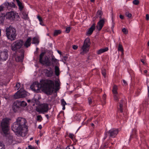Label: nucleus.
<instances>
[{
	"instance_id": "27",
	"label": "nucleus",
	"mask_w": 149,
	"mask_h": 149,
	"mask_svg": "<svg viewBox=\"0 0 149 149\" xmlns=\"http://www.w3.org/2000/svg\"><path fill=\"white\" fill-rule=\"evenodd\" d=\"M13 105L18 107L20 108L21 107L20 101L17 100L13 103Z\"/></svg>"
},
{
	"instance_id": "59",
	"label": "nucleus",
	"mask_w": 149,
	"mask_h": 149,
	"mask_svg": "<svg viewBox=\"0 0 149 149\" xmlns=\"http://www.w3.org/2000/svg\"><path fill=\"white\" fill-rule=\"evenodd\" d=\"M148 96L149 97V86H148Z\"/></svg>"
},
{
	"instance_id": "5",
	"label": "nucleus",
	"mask_w": 149,
	"mask_h": 149,
	"mask_svg": "<svg viewBox=\"0 0 149 149\" xmlns=\"http://www.w3.org/2000/svg\"><path fill=\"white\" fill-rule=\"evenodd\" d=\"M9 120L8 118H6L3 119L1 123V128L3 133L6 134H7L8 130Z\"/></svg>"
},
{
	"instance_id": "31",
	"label": "nucleus",
	"mask_w": 149,
	"mask_h": 149,
	"mask_svg": "<svg viewBox=\"0 0 149 149\" xmlns=\"http://www.w3.org/2000/svg\"><path fill=\"white\" fill-rule=\"evenodd\" d=\"M61 33V31L59 30H55L54 31L53 36H56Z\"/></svg>"
},
{
	"instance_id": "41",
	"label": "nucleus",
	"mask_w": 149,
	"mask_h": 149,
	"mask_svg": "<svg viewBox=\"0 0 149 149\" xmlns=\"http://www.w3.org/2000/svg\"><path fill=\"white\" fill-rule=\"evenodd\" d=\"M125 15L128 17L130 18L132 17V14L131 13H129L128 12H126L125 13Z\"/></svg>"
},
{
	"instance_id": "2",
	"label": "nucleus",
	"mask_w": 149,
	"mask_h": 149,
	"mask_svg": "<svg viewBox=\"0 0 149 149\" xmlns=\"http://www.w3.org/2000/svg\"><path fill=\"white\" fill-rule=\"evenodd\" d=\"M42 83V88L45 93L47 95H51L54 88V82L50 79H42L40 81Z\"/></svg>"
},
{
	"instance_id": "40",
	"label": "nucleus",
	"mask_w": 149,
	"mask_h": 149,
	"mask_svg": "<svg viewBox=\"0 0 149 149\" xmlns=\"http://www.w3.org/2000/svg\"><path fill=\"white\" fill-rule=\"evenodd\" d=\"M139 3V1L138 0H134L133 1V3L134 4L138 5Z\"/></svg>"
},
{
	"instance_id": "36",
	"label": "nucleus",
	"mask_w": 149,
	"mask_h": 149,
	"mask_svg": "<svg viewBox=\"0 0 149 149\" xmlns=\"http://www.w3.org/2000/svg\"><path fill=\"white\" fill-rule=\"evenodd\" d=\"M119 98L118 97V95L117 94H114V99L115 100L117 101L118 100Z\"/></svg>"
},
{
	"instance_id": "44",
	"label": "nucleus",
	"mask_w": 149,
	"mask_h": 149,
	"mask_svg": "<svg viewBox=\"0 0 149 149\" xmlns=\"http://www.w3.org/2000/svg\"><path fill=\"white\" fill-rule=\"evenodd\" d=\"M4 145L2 143H0V149H4Z\"/></svg>"
},
{
	"instance_id": "15",
	"label": "nucleus",
	"mask_w": 149,
	"mask_h": 149,
	"mask_svg": "<svg viewBox=\"0 0 149 149\" xmlns=\"http://www.w3.org/2000/svg\"><path fill=\"white\" fill-rule=\"evenodd\" d=\"M105 20L104 19H101L98 22L97 28L99 31L101 30L104 26L105 23Z\"/></svg>"
},
{
	"instance_id": "11",
	"label": "nucleus",
	"mask_w": 149,
	"mask_h": 149,
	"mask_svg": "<svg viewBox=\"0 0 149 149\" xmlns=\"http://www.w3.org/2000/svg\"><path fill=\"white\" fill-rule=\"evenodd\" d=\"M8 50L4 49L3 51L0 52V61H6L8 58Z\"/></svg>"
},
{
	"instance_id": "14",
	"label": "nucleus",
	"mask_w": 149,
	"mask_h": 149,
	"mask_svg": "<svg viewBox=\"0 0 149 149\" xmlns=\"http://www.w3.org/2000/svg\"><path fill=\"white\" fill-rule=\"evenodd\" d=\"M3 7L8 10L10 9L11 8H15V4L13 2L9 3L7 1L3 3Z\"/></svg>"
},
{
	"instance_id": "20",
	"label": "nucleus",
	"mask_w": 149,
	"mask_h": 149,
	"mask_svg": "<svg viewBox=\"0 0 149 149\" xmlns=\"http://www.w3.org/2000/svg\"><path fill=\"white\" fill-rule=\"evenodd\" d=\"M31 39L30 37H29L26 40L24 44V46L26 48L29 47L31 45Z\"/></svg>"
},
{
	"instance_id": "51",
	"label": "nucleus",
	"mask_w": 149,
	"mask_h": 149,
	"mask_svg": "<svg viewBox=\"0 0 149 149\" xmlns=\"http://www.w3.org/2000/svg\"><path fill=\"white\" fill-rule=\"evenodd\" d=\"M78 48V46L76 45H73L72 48L74 49H76Z\"/></svg>"
},
{
	"instance_id": "12",
	"label": "nucleus",
	"mask_w": 149,
	"mask_h": 149,
	"mask_svg": "<svg viewBox=\"0 0 149 149\" xmlns=\"http://www.w3.org/2000/svg\"><path fill=\"white\" fill-rule=\"evenodd\" d=\"M90 45V40L89 38H86L84 41V45L82 47V49L83 52H86L88 51L87 48Z\"/></svg>"
},
{
	"instance_id": "9",
	"label": "nucleus",
	"mask_w": 149,
	"mask_h": 149,
	"mask_svg": "<svg viewBox=\"0 0 149 149\" xmlns=\"http://www.w3.org/2000/svg\"><path fill=\"white\" fill-rule=\"evenodd\" d=\"M27 95V93L26 91L20 89L15 94L14 97L16 98H19L25 97Z\"/></svg>"
},
{
	"instance_id": "3",
	"label": "nucleus",
	"mask_w": 149,
	"mask_h": 149,
	"mask_svg": "<svg viewBox=\"0 0 149 149\" xmlns=\"http://www.w3.org/2000/svg\"><path fill=\"white\" fill-rule=\"evenodd\" d=\"M6 34L7 38L11 40H14L16 38V34L15 28L11 26L6 28Z\"/></svg>"
},
{
	"instance_id": "28",
	"label": "nucleus",
	"mask_w": 149,
	"mask_h": 149,
	"mask_svg": "<svg viewBox=\"0 0 149 149\" xmlns=\"http://www.w3.org/2000/svg\"><path fill=\"white\" fill-rule=\"evenodd\" d=\"M45 54V52H42L40 55L39 61L40 63H42L43 62L42 58Z\"/></svg>"
},
{
	"instance_id": "49",
	"label": "nucleus",
	"mask_w": 149,
	"mask_h": 149,
	"mask_svg": "<svg viewBox=\"0 0 149 149\" xmlns=\"http://www.w3.org/2000/svg\"><path fill=\"white\" fill-rule=\"evenodd\" d=\"M65 149H74V147L72 146H67Z\"/></svg>"
},
{
	"instance_id": "4",
	"label": "nucleus",
	"mask_w": 149,
	"mask_h": 149,
	"mask_svg": "<svg viewBox=\"0 0 149 149\" xmlns=\"http://www.w3.org/2000/svg\"><path fill=\"white\" fill-rule=\"evenodd\" d=\"M118 133V130L117 129L112 128L109 131H106L104 133V139L105 140L109 136V138H114Z\"/></svg>"
},
{
	"instance_id": "24",
	"label": "nucleus",
	"mask_w": 149,
	"mask_h": 149,
	"mask_svg": "<svg viewBox=\"0 0 149 149\" xmlns=\"http://www.w3.org/2000/svg\"><path fill=\"white\" fill-rule=\"evenodd\" d=\"M59 68L58 67L56 66L55 67V72L56 75L58 76L60 74Z\"/></svg>"
},
{
	"instance_id": "29",
	"label": "nucleus",
	"mask_w": 149,
	"mask_h": 149,
	"mask_svg": "<svg viewBox=\"0 0 149 149\" xmlns=\"http://www.w3.org/2000/svg\"><path fill=\"white\" fill-rule=\"evenodd\" d=\"M39 43V41L38 38L36 37H34L33 39L32 43V44H36L38 45Z\"/></svg>"
},
{
	"instance_id": "33",
	"label": "nucleus",
	"mask_w": 149,
	"mask_h": 149,
	"mask_svg": "<svg viewBox=\"0 0 149 149\" xmlns=\"http://www.w3.org/2000/svg\"><path fill=\"white\" fill-rule=\"evenodd\" d=\"M102 73L104 77H105L106 73V70L105 69L102 68Z\"/></svg>"
},
{
	"instance_id": "50",
	"label": "nucleus",
	"mask_w": 149,
	"mask_h": 149,
	"mask_svg": "<svg viewBox=\"0 0 149 149\" xmlns=\"http://www.w3.org/2000/svg\"><path fill=\"white\" fill-rule=\"evenodd\" d=\"M28 149H35V148L31 145H29L28 146Z\"/></svg>"
},
{
	"instance_id": "53",
	"label": "nucleus",
	"mask_w": 149,
	"mask_h": 149,
	"mask_svg": "<svg viewBox=\"0 0 149 149\" xmlns=\"http://www.w3.org/2000/svg\"><path fill=\"white\" fill-rule=\"evenodd\" d=\"M146 19L147 20H148L149 19V15L147 14L146 15Z\"/></svg>"
},
{
	"instance_id": "38",
	"label": "nucleus",
	"mask_w": 149,
	"mask_h": 149,
	"mask_svg": "<svg viewBox=\"0 0 149 149\" xmlns=\"http://www.w3.org/2000/svg\"><path fill=\"white\" fill-rule=\"evenodd\" d=\"M61 104L62 106L65 105L67 104L66 102L63 99H61Z\"/></svg>"
},
{
	"instance_id": "8",
	"label": "nucleus",
	"mask_w": 149,
	"mask_h": 149,
	"mask_svg": "<svg viewBox=\"0 0 149 149\" xmlns=\"http://www.w3.org/2000/svg\"><path fill=\"white\" fill-rule=\"evenodd\" d=\"M36 111L41 113H44L48 110V106L47 104H43L36 108Z\"/></svg>"
},
{
	"instance_id": "46",
	"label": "nucleus",
	"mask_w": 149,
	"mask_h": 149,
	"mask_svg": "<svg viewBox=\"0 0 149 149\" xmlns=\"http://www.w3.org/2000/svg\"><path fill=\"white\" fill-rule=\"evenodd\" d=\"M88 100L89 104L90 105L92 103V100L91 99V98L90 97L88 98Z\"/></svg>"
},
{
	"instance_id": "42",
	"label": "nucleus",
	"mask_w": 149,
	"mask_h": 149,
	"mask_svg": "<svg viewBox=\"0 0 149 149\" xmlns=\"http://www.w3.org/2000/svg\"><path fill=\"white\" fill-rule=\"evenodd\" d=\"M70 29L71 28L70 27H67L65 31L66 33H68L70 32Z\"/></svg>"
},
{
	"instance_id": "64",
	"label": "nucleus",
	"mask_w": 149,
	"mask_h": 149,
	"mask_svg": "<svg viewBox=\"0 0 149 149\" xmlns=\"http://www.w3.org/2000/svg\"><path fill=\"white\" fill-rule=\"evenodd\" d=\"M65 105H64V106H63V108H62V109L63 110H64L65 109Z\"/></svg>"
},
{
	"instance_id": "13",
	"label": "nucleus",
	"mask_w": 149,
	"mask_h": 149,
	"mask_svg": "<svg viewBox=\"0 0 149 149\" xmlns=\"http://www.w3.org/2000/svg\"><path fill=\"white\" fill-rule=\"evenodd\" d=\"M19 52L20 54V55L18 56L15 58V60L18 62H22L24 58V51L23 49H21Z\"/></svg>"
},
{
	"instance_id": "55",
	"label": "nucleus",
	"mask_w": 149,
	"mask_h": 149,
	"mask_svg": "<svg viewBox=\"0 0 149 149\" xmlns=\"http://www.w3.org/2000/svg\"><path fill=\"white\" fill-rule=\"evenodd\" d=\"M119 17L121 19H123L124 18V16H123V15H120Z\"/></svg>"
},
{
	"instance_id": "30",
	"label": "nucleus",
	"mask_w": 149,
	"mask_h": 149,
	"mask_svg": "<svg viewBox=\"0 0 149 149\" xmlns=\"http://www.w3.org/2000/svg\"><path fill=\"white\" fill-rule=\"evenodd\" d=\"M118 50L119 51H120L122 53V55L123 54V49L121 44H119L118 45Z\"/></svg>"
},
{
	"instance_id": "47",
	"label": "nucleus",
	"mask_w": 149,
	"mask_h": 149,
	"mask_svg": "<svg viewBox=\"0 0 149 149\" xmlns=\"http://www.w3.org/2000/svg\"><path fill=\"white\" fill-rule=\"evenodd\" d=\"M4 17H0V21L1 23H3L4 21Z\"/></svg>"
},
{
	"instance_id": "6",
	"label": "nucleus",
	"mask_w": 149,
	"mask_h": 149,
	"mask_svg": "<svg viewBox=\"0 0 149 149\" xmlns=\"http://www.w3.org/2000/svg\"><path fill=\"white\" fill-rule=\"evenodd\" d=\"M24 41L22 40H17L14 42L11 46V49L16 52L23 45Z\"/></svg>"
},
{
	"instance_id": "16",
	"label": "nucleus",
	"mask_w": 149,
	"mask_h": 149,
	"mask_svg": "<svg viewBox=\"0 0 149 149\" xmlns=\"http://www.w3.org/2000/svg\"><path fill=\"white\" fill-rule=\"evenodd\" d=\"M125 100L122 99L120 100L117 105V108L119 111L121 113H123V104L125 103Z\"/></svg>"
},
{
	"instance_id": "26",
	"label": "nucleus",
	"mask_w": 149,
	"mask_h": 149,
	"mask_svg": "<svg viewBox=\"0 0 149 149\" xmlns=\"http://www.w3.org/2000/svg\"><path fill=\"white\" fill-rule=\"evenodd\" d=\"M16 2L19 6V9L20 10H22L23 8V6H22V3L19 0H17Z\"/></svg>"
},
{
	"instance_id": "25",
	"label": "nucleus",
	"mask_w": 149,
	"mask_h": 149,
	"mask_svg": "<svg viewBox=\"0 0 149 149\" xmlns=\"http://www.w3.org/2000/svg\"><path fill=\"white\" fill-rule=\"evenodd\" d=\"M55 87V90L58 91L59 89L60 84L58 81H55V84H54Z\"/></svg>"
},
{
	"instance_id": "34",
	"label": "nucleus",
	"mask_w": 149,
	"mask_h": 149,
	"mask_svg": "<svg viewBox=\"0 0 149 149\" xmlns=\"http://www.w3.org/2000/svg\"><path fill=\"white\" fill-rule=\"evenodd\" d=\"M21 107H25L27 105V104L25 102L22 101H20Z\"/></svg>"
},
{
	"instance_id": "58",
	"label": "nucleus",
	"mask_w": 149,
	"mask_h": 149,
	"mask_svg": "<svg viewBox=\"0 0 149 149\" xmlns=\"http://www.w3.org/2000/svg\"><path fill=\"white\" fill-rule=\"evenodd\" d=\"M63 57L64 60L65 61L66 60H67V58H68V57H67L66 56H64Z\"/></svg>"
},
{
	"instance_id": "35",
	"label": "nucleus",
	"mask_w": 149,
	"mask_h": 149,
	"mask_svg": "<svg viewBox=\"0 0 149 149\" xmlns=\"http://www.w3.org/2000/svg\"><path fill=\"white\" fill-rule=\"evenodd\" d=\"M42 120V118L41 115H38L37 116V120L41 122Z\"/></svg>"
},
{
	"instance_id": "37",
	"label": "nucleus",
	"mask_w": 149,
	"mask_h": 149,
	"mask_svg": "<svg viewBox=\"0 0 149 149\" xmlns=\"http://www.w3.org/2000/svg\"><path fill=\"white\" fill-rule=\"evenodd\" d=\"M13 111L15 112H16L18 110H19V108L18 107L13 105Z\"/></svg>"
},
{
	"instance_id": "52",
	"label": "nucleus",
	"mask_w": 149,
	"mask_h": 149,
	"mask_svg": "<svg viewBox=\"0 0 149 149\" xmlns=\"http://www.w3.org/2000/svg\"><path fill=\"white\" fill-rule=\"evenodd\" d=\"M123 85H124L126 86L127 84L126 81L124 79L123 80Z\"/></svg>"
},
{
	"instance_id": "63",
	"label": "nucleus",
	"mask_w": 149,
	"mask_h": 149,
	"mask_svg": "<svg viewBox=\"0 0 149 149\" xmlns=\"http://www.w3.org/2000/svg\"><path fill=\"white\" fill-rule=\"evenodd\" d=\"M141 61L143 64L145 63L143 59H141Z\"/></svg>"
},
{
	"instance_id": "7",
	"label": "nucleus",
	"mask_w": 149,
	"mask_h": 149,
	"mask_svg": "<svg viewBox=\"0 0 149 149\" xmlns=\"http://www.w3.org/2000/svg\"><path fill=\"white\" fill-rule=\"evenodd\" d=\"M5 17L12 21L17 20L19 17L18 13L13 11L7 13Z\"/></svg>"
},
{
	"instance_id": "18",
	"label": "nucleus",
	"mask_w": 149,
	"mask_h": 149,
	"mask_svg": "<svg viewBox=\"0 0 149 149\" xmlns=\"http://www.w3.org/2000/svg\"><path fill=\"white\" fill-rule=\"evenodd\" d=\"M42 64H45L47 66H49L51 65V62L48 57H45L44 60H43V62L41 63Z\"/></svg>"
},
{
	"instance_id": "17",
	"label": "nucleus",
	"mask_w": 149,
	"mask_h": 149,
	"mask_svg": "<svg viewBox=\"0 0 149 149\" xmlns=\"http://www.w3.org/2000/svg\"><path fill=\"white\" fill-rule=\"evenodd\" d=\"M95 23H94L91 27L89 29L86 33V35L90 36L92 34L93 31L95 29Z\"/></svg>"
},
{
	"instance_id": "61",
	"label": "nucleus",
	"mask_w": 149,
	"mask_h": 149,
	"mask_svg": "<svg viewBox=\"0 0 149 149\" xmlns=\"http://www.w3.org/2000/svg\"><path fill=\"white\" fill-rule=\"evenodd\" d=\"M45 116L47 118V119H49V115L48 114H46L45 115Z\"/></svg>"
},
{
	"instance_id": "60",
	"label": "nucleus",
	"mask_w": 149,
	"mask_h": 149,
	"mask_svg": "<svg viewBox=\"0 0 149 149\" xmlns=\"http://www.w3.org/2000/svg\"><path fill=\"white\" fill-rule=\"evenodd\" d=\"M38 128L40 129H41L42 128V125H39L38 126Z\"/></svg>"
},
{
	"instance_id": "43",
	"label": "nucleus",
	"mask_w": 149,
	"mask_h": 149,
	"mask_svg": "<svg viewBox=\"0 0 149 149\" xmlns=\"http://www.w3.org/2000/svg\"><path fill=\"white\" fill-rule=\"evenodd\" d=\"M122 32L125 34H126L127 33V29L125 28H124L122 29Z\"/></svg>"
},
{
	"instance_id": "57",
	"label": "nucleus",
	"mask_w": 149,
	"mask_h": 149,
	"mask_svg": "<svg viewBox=\"0 0 149 149\" xmlns=\"http://www.w3.org/2000/svg\"><path fill=\"white\" fill-rule=\"evenodd\" d=\"M3 7L0 6V12L1 11L3 10Z\"/></svg>"
},
{
	"instance_id": "19",
	"label": "nucleus",
	"mask_w": 149,
	"mask_h": 149,
	"mask_svg": "<svg viewBox=\"0 0 149 149\" xmlns=\"http://www.w3.org/2000/svg\"><path fill=\"white\" fill-rule=\"evenodd\" d=\"M49 70L46 69L45 72V74L47 77H51L53 74V72L52 69L50 67L49 68Z\"/></svg>"
},
{
	"instance_id": "10",
	"label": "nucleus",
	"mask_w": 149,
	"mask_h": 149,
	"mask_svg": "<svg viewBox=\"0 0 149 149\" xmlns=\"http://www.w3.org/2000/svg\"><path fill=\"white\" fill-rule=\"evenodd\" d=\"M30 88L32 90L37 93L40 88H42V83L40 82V83L36 82L33 83Z\"/></svg>"
},
{
	"instance_id": "32",
	"label": "nucleus",
	"mask_w": 149,
	"mask_h": 149,
	"mask_svg": "<svg viewBox=\"0 0 149 149\" xmlns=\"http://www.w3.org/2000/svg\"><path fill=\"white\" fill-rule=\"evenodd\" d=\"M117 86L115 85H114L113 86V89L112 90V91L113 93L114 94H117Z\"/></svg>"
},
{
	"instance_id": "23",
	"label": "nucleus",
	"mask_w": 149,
	"mask_h": 149,
	"mask_svg": "<svg viewBox=\"0 0 149 149\" xmlns=\"http://www.w3.org/2000/svg\"><path fill=\"white\" fill-rule=\"evenodd\" d=\"M108 50V47H106L103 49H101L97 51V54H100L105 52L107 51Z\"/></svg>"
},
{
	"instance_id": "22",
	"label": "nucleus",
	"mask_w": 149,
	"mask_h": 149,
	"mask_svg": "<svg viewBox=\"0 0 149 149\" xmlns=\"http://www.w3.org/2000/svg\"><path fill=\"white\" fill-rule=\"evenodd\" d=\"M52 62L53 65H57L58 62V60L54 56H52Z\"/></svg>"
},
{
	"instance_id": "1",
	"label": "nucleus",
	"mask_w": 149,
	"mask_h": 149,
	"mask_svg": "<svg viewBox=\"0 0 149 149\" xmlns=\"http://www.w3.org/2000/svg\"><path fill=\"white\" fill-rule=\"evenodd\" d=\"M26 119L22 117L17 118L13 124L11 129L18 136H25L27 134L28 126Z\"/></svg>"
},
{
	"instance_id": "56",
	"label": "nucleus",
	"mask_w": 149,
	"mask_h": 149,
	"mask_svg": "<svg viewBox=\"0 0 149 149\" xmlns=\"http://www.w3.org/2000/svg\"><path fill=\"white\" fill-rule=\"evenodd\" d=\"M105 97L106 95H104L102 96V98L103 100L104 101L105 100Z\"/></svg>"
},
{
	"instance_id": "45",
	"label": "nucleus",
	"mask_w": 149,
	"mask_h": 149,
	"mask_svg": "<svg viewBox=\"0 0 149 149\" xmlns=\"http://www.w3.org/2000/svg\"><path fill=\"white\" fill-rule=\"evenodd\" d=\"M74 134H72L70 133L69 134V137L70 138L72 139H73Z\"/></svg>"
},
{
	"instance_id": "21",
	"label": "nucleus",
	"mask_w": 149,
	"mask_h": 149,
	"mask_svg": "<svg viewBox=\"0 0 149 149\" xmlns=\"http://www.w3.org/2000/svg\"><path fill=\"white\" fill-rule=\"evenodd\" d=\"M102 12L100 10H98L96 13V16L93 18V20H95L97 18L99 17L101 19L102 18Z\"/></svg>"
},
{
	"instance_id": "54",
	"label": "nucleus",
	"mask_w": 149,
	"mask_h": 149,
	"mask_svg": "<svg viewBox=\"0 0 149 149\" xmlns=\"http://www.w3.org/2000/svg\"><path fill=\"white\" fill-rule=\"evenodd\" d=\"M20 86V84L19 83H18L16 85V87L17 88H19Z\"/></svg>"
},
{
	"instance_id": "48",
	"label": "nucleus",
	"mask_w": 149,
	"mask_h": 149,
	"mask_svg": "<svg viewBox=\"0 0 149 149\" xmlns=\"http://www.w3.org/2000/svg\"><path fill=\"white\" fill-rule=\"evenodd\" d=\"M37 17L40 22H42V20L41 17L39 15H38Z\"/></svg>"
},
{
	"instance_id": "62",
	"label": "nucleus",
	"mask_w": 149,
	"mask_h": 149,
	"mask_svg": "<svg viewBox=\"0 0 149 149\" xmlns=\"http://www.w3.org/2000/svg\"><path fill=\"white\" fill-rule=\"evenodd\" d=\"M57 51V52H58V54H59L60 55H61V51H59L58 50Z\"/></svg>"
},
{
	"instance_id": "39",
	"label": "nucleus",
	"mask_w": 149,
	"mask_h": 149,
	"mask_svg": "<svg viewBox=\"0 0 149 149\" xmlns=\"http://www.w3.org/2000/svg\"><path fill=\"white\" fill-rule=\"evenodd\" d=\"M37 99L36 98L34 97L31 100V103H34V104H33V106H34L35 105V103H36L37 101Z\"/></svg>"
}]
</instances>
